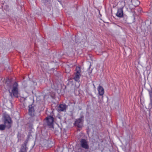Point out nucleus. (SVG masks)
<instances>
[{
    "label": "nucleus",
    "instance_id": "1",
    "mask_svg": "<svg viewBox=\"0 0 152 152\" xmlns=\"http://www.w3.org/2000/svg\"><path fill=\"white\" fill-rule=\"evenodd\" d=\"M10 96L12 97L13 96L16 97H18V83L16 82H15L12 85V92H10Z\"/></svg>",
    "mask_w": 152,
    "mask_h": 152
},
{
    "label": "nucleus",
    "instance_id": "2",
    "mask_svg": "<svg viewBox=\"0 0 152 152\" xmlns=\"http://www.w3.org/2000/svg\"><path fill=\"white\" fill-rule=\"evenodd\" d=\"M28 107V114L30 116L29 119L33 122L35 120L36 118L34 107L32 105H31L29 106Z\"/></svg>",
    "mask_w": 152,
    "mask_h": 152
},
{
    "label": "nucleus",
    "instance_id": "3",
    "mask_svg": "<svg viewBox=\"0 0 152 152\" xmlns=\"http://www.w3.org/2000/svg\"><path fill=\"white\" fill-rule=\"evenodd\" d=\"M4 124L8 129L10 128L11 126L12 121L11 118L7 115H5L4 116Z\"/></svg>",
    "mask_w": 152,
    "mask_h": 152
},
{
    "label": "nucleus",
    "instance_id": "4",
    "mask_svg": "<svg viewBox=\"0 0 152 152\" xmlns=\"http://www.w3.org/2000/svg\"><path fill=\"white\" fill-rule=\"evenodd\" d=\"M84 116L83 115L80 116V118L76 120L75 121L74 124L78 128H82L83 125V121Z\"/></svg>",
    "mask_w": 152,
    "mask_h": 152
},
{
    "label": "nucleus",
    "instance_id": "5",
    "mask_svg": "<svg viewBox=\"0 0 152 152\" xmlns=\"http://www.w3.org/2000/svg\"><path fill=\"white\" fill-rule=\"evenodd\" d=\"M45 119L47 125L50 128H53V118L52 116H49L46 117Z\"/></svg>",
    "mask_w": 152,
    "mask_h": 152
},
{
    "label": "nucleus",
    "instance_id": "6",
    "mask_svg": "<svg viewBox=\"0 0 152 152\" xmlns=\"http://www.w3.org/2000/svg\"><path fill=\"white\" fill-rule=\"evenodd\" d=\"M81 146L86 150H88L89 148V145L88 141L85 139H81L80 141Z\"/></svg>",
    "mask_w": 152,
    "mask_h": 152
},
{
    "label": "nucleus",
    "instance_id": "7",
    "mask_svg": "<svg viewBox=\"0 0 152 152\" xmlns=\"http://www.w3.org/2000/svg\"><path fill=\"white\" fill-rule=\"evenodd\" d=\"M66 104H61L58 107V110L60 112L66 110Z\"/></svg>",
    "mask_w": 152,
    "mask_h": 152
},
{
    "label": "nucleus",
    "instance_id": "8",
    "mask_svg": "<svg viewBox=\"0 0 152 152\" xmlns=\"http://www.w3.org/2000/svg\"><path fill=\"white\" fill-rule=\"evenodd\" d=\"M123 7L118 9L117 12L116 14V15L117 16L120 18L123 17Z\"/></svg>",
    "mask_w": 152,
    "mask_h": 152
},
{
    "label": "nucleus",
    "instance_id": "9",
    "mask_svg": "<svg viewBox=\"0 0 152 152\" xmlns=\"http://www.w3.org/2000/svg\"><path fill=\"white\" fill-rule=\"evenodd\" d=\"M27 142L25 141L24 144L22 145L21 148L19 152H26L27 148L26 147Z\"/></svg>",
    "mask_w": 152,
    "mask_h": 152
},
{
    "label": "nucleus",
    "instance_id": "10",
    "mask_svg": "<svg viewBox=\"0 0 152 152\" xmlns=\"http://www.w3.org/2000/svg\"><path fill=\"white\" fill-rule=\"evenodd\" d=\"M99 94L100 96H103L104 94V89L103 87L99 86L98 88Z\"/></svg>",
    "mask_w": 152,
    "mask_h": 152
},
{
    "label": "nucleus",
    "instance_id": "11",
    "mask_svg": "<svg viewBox=\"0 0 152 152\" xmlns=\"http://www.w3.org/2000/svg\"><path fill=\"white\" fill-rule=\"evenodd\" d=\"M80 76L81 74L75 73L73 79L76 81H78Z\"/></svg>",
    "mask_w": 152,
    "mask_h": 152
},
{
    "label": "nucleus",
    "instance_id": "12",
    "mask_svg": "<svg viewBox=\"0 0 152 152\" xmlns=\"http://www.w3.org/2000/svg\"><path fill=\"white\" fill-rule=\"evenodd\" d=\"M75 70L76 72L75 73L81 74L80 68V67H76Z\"/></svg>",
    "mask_w": 152,
    "mask_h": 152
},
{
    "label": "nucleus",
    "instance_id": "13",
    "mask_svg": "<svg viewBox=\"0 0 152 152\" xmlns=\"http://www.w3.org/2000/svg\"><path fill=\"white\" fill-rule=\"evenodd\" d=\"M6 127V126L5 124L0 125V130H4V129H5Z\"/></svg>",
    "mask_w": 152,
    "mask_h": 152
},
{
    "label": "nucleus",
    "instance_id": "14",
    "mask_svg": "<svg viewBox=\"0 0 152 152\" xmlns=\"http://www.w3.org/2000/svg\"><path fill=\"white\" fill-rule=\"evenodd\" d=\"M149 94L151 99V103L152 105V91H149Z\"/></svg>",
    "mask_w": 152,
    "mask_h": 152
}]
</instances>
